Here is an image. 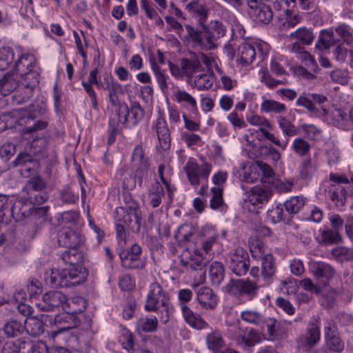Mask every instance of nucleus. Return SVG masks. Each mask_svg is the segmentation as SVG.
Listing matches in <instances>:
<instances>
[{
	"mask_svg": "<svg viewBox=\"0 0 353 353\" xmlns=\"http://www.w3.org/2000/svg\"><path fill=\"white\" fill-rule=\"evenodd\" d=\"M171 302L169 294L157 281L152 283L146 296L144 308L148 312H157L161 307V321L166 323L169 321Z\"/></svg>",
	"mask_w": 353,
	"mask_h": 353,
	"instance_id": "nucleus-1",
	"label": "nucleus"
},
{
	"mask_svg": "<svg viewBox=\"0 0 353 353\" xmlns=\"http://www.w3.org/2000/svg\"><path fill=\"white\" fill-rule=\"evenodd\" d=\"M85 279V273L79 272L77 269H52L46 277V282L52 288H68L81 284Z\"/></svg>",
	"mask_w": 353,
	"mask_h": 353,
	"instance_id": "nucleus-2",
	"label": "nucleus"
},
{
	"mask_svg": "<svg viewBox=\"0 0 353 353\" xmlns=\"http://www.w3.org/2000/svg\"><path fill=\"white\" fill-rule=\"evenodd\" d=\"M179 305L185 321L192 327L202 330L209 326L201 316L193 312L187 305L192 298V292L190 289H181L178 292Z\"/></svg>",
	"mask_w": 353,
	"mask_h": 353,
	"instance_id": "nucleus-3",
	"label": "nucleus"
},
{
	"mask_svg": "<svg viewBox=\"0 0 353 353\" xmlns=\"http://www.w3.org/2000/svg\"><path fill=\"white\" fill-rule=\"evenodd\" d=\"M116 221L121 222L129 230L138 233L141 228V216L137 203H133L127 207L117 208L115 210Z\"/></svg>",
	"mask_w": 353,
	"mask_h": 353,
	"instance_id": "nucleus-4",
	"label": "nucleus"
},
{
	"mask_svg": "<svg viewBox=\"0 0 353 353\" xmlns=\"http://www.w3.org/2000/svg\"><path fill=\"white\" fill-rule=\"evenodd\" d=\"M259 287L255 282L249 279H232L225 286V292L238 297L252 299L257 294Z\"/></svg>",
	"mask_w": 353,
	"mask_h": 353,
	"instance_id": "nucleus-5",
	"label": "nucleus"
},
{
	"mask_svg": "<svg viewBox=\"0 0 353 353\" xmlns=\"http://www.w3.org/2000/svg\"><path fill=\"white\" fill-rule=\"evenodd\" d=\"M212 170V165L203 161L199 165L194 159L190 158L183 167L190 183L193 186L200 184L201 179L207 180Z\"/></svg>",
	"mask_w": 353,
	"mask_h": 353,
	"instance_id": "nucleus-6",
	"label": "nucleus"
},
{
	"mask_svg": "<svg viewBox=\"0 0 353 353\" xmlns=\"http://www.w3.org/2000/svg\"><path fill=\"white\" fill-rule=\"evenodd\" d=\"M228 266L237 276H245L250 268V258L248 252L243 248H237L229 254Z\"/></svg>",
	"mask_w": 353,
	"mask_h": 353,
	"instance_id": "nucleus-7",
	"label": "nucleus"
},
{
	"mask_svg": "<svg viewBox=\"0 0 353 353\" xmlns=\"http://www.w3.org/2000/svg\"><path fill=\"white\" fill-rule=\"evenodd\" d=\"M185 28L188 39L195 47H199L203 50H210L216 48V41L206 30L203 29V31H199L188 24L185 26Z\"/></svg>",
	"mask_w": 353,
	"mask_h": 353,
	"instance_id": "nucleus-8",
	"label": "nucleus"
},
{
	"mask_svg": "<svg viewBox=\"0 0 353 353\" xmlns=\"http://www.w3.org/2000/svg\"><path fill=\"white\" fill-rule=\"evenodd\" d=\"M132 161L136 165L135 177L138 180V185L141 187L143 179L148 176L150 169V163L148 159L145 156V153L141 145H137L133 150Z\"/></svg>",
	"mask_w": 353,
	"mask_h": 353,
	"instance_id": "nucleus-9",
	"label": "nucleus"
},
{
	"mask_svg": "<svg viewBox=\"0 0 353 353\" xmlns=\"http://www.w3.org/2000/svg\"><path fill=\"white\" fill-rule=\"evenodd\" d=\"M28 110L19 108L13 109L10 112L3 113L0 117V131H3L7 128H11L15 125H22L23 121L25 119L28 120H32L34 117L30 113H28Z\"/></svg>",
	"mask_w": 353,
	"mask_h": 353,
	"instance_id": "nucleus-10",
	"label": "nucleus"
},
{
	"mask_svg": "<svg viewBox=\"0 0 353 353\" xmlns=\"http://www.w3.org/2000/svg\"><path fill=\"white\" fill-rule=\"evenodd\" d=\"M121 123L127 128H132L143 120L145 111L138 102L133 101L130 103V108H128L125 114H113Z\"/></svg>",
	"mask_w": 353,
	"mask_h": 353,
	"instance_id": "nucleus-11",
	"label": "nucleus"
},
{
	"mask_svg": "<svg viewBox=\"0 0 353 353\" xmlns=\"http://www.w3.org/2000/svg\"><path fill=\"white\" fill-rule=\"evenodd\" d=\"M101 87L108 91L109 101L114 107V111L116 114H125L128 111V105L121 102L119 99V94L123 93L121 85L116 83L113 79H110L105 85H101Z\"/></svg>",
	"mask_w": 353,
	"mask_h": 353,
	"instance_id": "nucleus-12",
	"label": "nucleus"
},
{
	"mask_svg": "<svg viewBox=\"0 0 353 353\" xmlns=\"http://www.w3.org/2000/svg\"><path fill=\"white\" fill-rule=\"evenodd\" d=\"M66 301L65 295L61 292L50 291L43 295L42 301L37 303V307L41 311L51 312L62 307Z\"/></svg>",
	"mask_w": 353,
	"mask_h": 353,
	"instance_id": "nucleus-13",
	"label": "nucleus"
},
{
	"mask_svg": "<svg viewBox=\"0 0 353 353\" xmlns=\"http://www.w3.org/2000/svg\"><path fill=\"white\" fill-rule=\"evenodd\" d=\"M208 259L203 255L200 250L196 249L192 252H187L180 259V264L188 271L202 270L206 265Z\"/></svg>",
	"mask_w": 353,
	"mask_h": 353,
	"instance_id": "nucleus-14",
	"label": "nucleus"
},
{
	"mask_svg": "<svg viewBox=\"0 0 353 353\" xmlns=\"http://www.w3.org/2000/svg\"><path fill=\"white\" fill-rule=\"evenodd\" d=\"M197 285H194L196 295V300L201 308L205 310H214L218 305V296L209 287L202 286L197 288Z\"/></svg>",
	"mask_w": 353,
	"mask_h": 353,
	"instance_id": "nucleus-15",
	"label": "nucleus"
},
{
	"mask_svg": "<svg viewBox=\"0 0 353 353\" xmlns=\"http://www.w3.org/2000/svg\"><path fill=\"white\" fill-rule=\"evenodd\" d=\"M272 195V191L268 188L256 185L252 187L250 191L247 192V196L245 201L250 203L255 208H260L264 203L269 201Z\"/></svg>",
	"mask_w": 353,
	"mask_h": 353,
	"instance_id": "nucleus-16",
	"label": "nucleus"
},
{
	"mask_svg": "<svg viewBox=\"0 0 353 353\" xmlns=\"http://www.w3.org/2000/svg\"><path fill=\"white\" fill-rule=\"evenodd\" d=\"M186 9L201 27L206 28L205 23L208 17L210 9L203 1L193 0L187 4Z\"/></svg>",
	"mask_w": 353,
	"mask_h": 353,
	"instance_id": "nucleus-17",
	"label": "nucleus"
},
{
	"mask_svg": "<svg viewBox=\"0 0 353 353\" xmlns=\"http://www.w3.org/2000/svg\"><path fill=\"white\" fill-rule=\"evenodd\" d=\"M58 243L65 248H77L81 242V234L70 228H63L57 235Z\"/></svg>",
	"mask_w": 353,
	"mask_h": 353,
	"instance_id": "nucleus-18",
	"label": "nucleus"
},
{
	"mask_svg": "<svg viewBox=\"0 0 353 353\" xmlns=\"http://www.w3.org/2000/svg\"><path fill=\"white\" fill-rule=\"evenodd\" d=\"M48 323V314L30 316L25 321L24 330L32 336H37L43 333V324Z\"/></svg>",
	"mask_w": 353,
	"mask_h": 353,
	"instance_id": "nucleus-19",
	"label": "nucleus"
},
{
	"mask_svg": "<svg viewBox=\"0 0 353 353\" xmlns=\"http://www.w3.org/2000/svg\"><path fill=\"white\" fill-rule=\"evenodd\" d=\"M236 343L248 353H251L252 348L261 342V337L259 332L250 329L246 332L244 334L239 335L236 339Z\"/></svg>",
	"mask_w": 353,
	"mask_h": 353,
	"instance_id": "nucleus-20",
	"label": "nucleus"
},
{
	"mask_svg": "<svg viewBox=\"0 0 353 353\" xmlns=\"http://www.w3.org/2000/svg\"><path fill=\"white\" fill-rule=\"evenodd\" d=\"M11 204V207L8 209V212L10 213V216L17 222L22 221L30 216V210H31L30 205L21 201L17 200L12 203L8 199V203Z\"/></svg>",
	"mask_w": 353,
	"mask_h": 353,
	"instance_id": "nucleus-21",
	"label": "nucleus"
},
{
	"mask_svg": "<svg viewBox=\"0 0 353 353\" xmlns=\"http://www.w3.org/2000/svg\"><path fill=\"white\" fill-rule=\"evenodd\" d=\"M310 270L314 277L324 283L332 279L335 274L334 269L330 264L322 261L313 263L310 265Z\"/></svg>",
	"mask_w": 353,
	"mask_h": 353,
	"instance_id": "nucleus-22",
	"label": "nucleus"
},
{
	"mask_svg": "<svg viewBox=\"0 0 353 353\" xmlns=\"http://www.w3.org/2000/svg\"><path fill=\"white\" fill-rule=\"evenodd\" d=\"M61 259L63 263L70 267V269H77L79 272H83L81 265L83 256L77 248H67L61 254Z\"/></svg>",
	"mask_w": 353,
	"mask_h": 353,
	"instance_id": "nucleus-23",
	"label": "nucleus"
},
{
	"mask_svg": "<svg viewBox=\"0 0 353 353\" xmlns=\"http://www.w3.org/2000/svg\"><path fill=\"white\" fill-rule=\"evenodd\" d=\"M338 41L332 30H322L316 41L315 49L320 52L329 51Z\"/></svg>",
	"mask_w": 353,
	"mask_h": 353,
	"instance_id": "nucleus-24",
	"label": "nucleus"
},
{
	"mask_svg": "<svg viewBox=\"0 0 353 353\" xmlns=\"http://www.w3.org/2000/svg\"><path fill=\"white\" fill-rule=\"evenodd\" d=\"M156 131L161 148L164 150L168 149L171 143L170 133L167 123L161 115L156 121Z\"/></svg>",
	"mask_w": 353,
	"mask_h": 353,
	"instance_id": "nucleus-25",
	"label": "nucleus"
},
{
	"mask_svg": "<svg viewBox=\"0 0 353 353\" xmlns=\"http://www.w3.org/2000/svg\"><path fill=\"white\" fill-rule=\"evenodd\" d=\"M325 338L326 345L330 350L340 352L343 350L344 343L334 327H325Z\"/></svg>",
	"mask_w": 353,
	"mask_h": 353,
	"instance_id": "nucleus-26",
	"label": "nucleus"
},
{
	"mask_svg": "<svg viewBox=\"0 0 353 353\" xmlns=\"http://www.w3.org/2000/svg\"><path fill=\"white\" fill-rule=\"evenodd\" d=\"M265 323L270 340H279L286 336L285 327L276 319L270 318Z\"/></svg>",
	"mask_w": 353,
	"mask_h": 353,
	"instance_id": "nucleus-27",
	"label": "nucleus"
},
{
	"mask_svg": "<svg viewBox=\"0 0 353 353\" xmlns=\"http://www.w3.org/2000/svg\"><path fill=\"white\" fill-rule=\"evenodd\" d=\"M261 275L263 280L267 283H270L272 277L274 276L276 267L274 263V257L271 254L263 255L261 257Z\"/></svg>",
	"mask_w": 353,
	"mask_h": 353,
	"instance_id": "nucleus-28",
	"label": "nucleus"
},
{
	"mask_svg": "<svg viewBox=\"0 0 353 353\" xmlns=\"http://www.w3.org/2000/svg\"><path fill=\"white\" fill-rule=\"evenodd\" d=\"M121 265L125 269H143L145 263L140 256L122 251L119 254Z\"/></svg>",
	"mask_w": 353,
	"mask_h": 353,
	"instance_id": "nucleus-29",
	"label": "nucleus"
},
{
	"mask_svg": "<svg viewBox=\"0 0 353 353\" xmlns=\"http://www.w3.org/2000/svg\"><path fill=\"white\" fill-rule=\"evenodd\" d=\"M343 242L340 232L331 229L320 231L319 244L322 246L339 244Z\"/></svg>",
	"mask_w": 353,
	"mask_h": 353,
	"instance_id": "nucleus-30",
	"label": "nucleus"
},
{
	"mask_svg": "<svg viewBox=\"0 0 353 353\" xmlns=\"http://www.w3.org/2000/svg\"><path fill=\"white\" fill-rule=\"evenodd\" d=\"M252 14L254 20L264 24L269 23L273 17L271 8L263 3H259V6L254 8Z\"/></svg>",
	"mask_w": 353,
	"mask_h": 353,
	"instance_id": "nucleus-31",
	"label": "nucleus"
},
{
	"mask_svg": "<svg viewBox=\"0 0 353 353\" xmlns=\"http://www.w3.org/2000/svg\"><path fill=\"white\" fill-rule=\"evenodd\" d=\"M225 276L223 265L219 261H213L209 267V277L212 285L219 286Z\"/></svg>",
	"mask_w": 353,
	"mask_h": 353,
	"instance_id": "nucleus-32",
	"label": "nucleus"
},
{
	"mask_svg": "<svg viewBox=\"0 0 353 353\" xmlns=\"http://www.w3.org/2000/svg\"><path fill=\"white\" fill-rule=\"evenodd\" d=\"M238 51L239 58L237 59V61L239 63L249 65L251 64L255 59V48L254 46L250 43H243L239 46Z\"/></svg>",
	"mask_w": 353,
	"mask_h": 353,
	"instance_id": "nucleus-33",
	"label": "nucleus"
},
{
	"mask_svg": "<svg viewBox=\"0 0 353 353\" xmlns=\"http://www.w3.org/2000/svg\"><path fill=\"white\" fill-rule=\"evenodd\" d=\"M328 195L337 206H342L346 201L347 192L340 184H332L329 188Z\"/></svg>",
	"mask_w": 353,
	"mask_h": 353,
	"instance_id": "nucleus-34",
	"label": "nucleus"
},
{
	"mask_svg": "<svg viewBox=\"0 0 353 353\" xmlns=\"http://www.w3.org/2000/svg\"><path fill=\"white\" fill-rule=\"evenodd\" d=\"M290 37L297 39L303 45H310L315 35L310 28L301 27L290 34Z\"/></svg>",
	"mask_w": 353,
	"mask_h": 353,
	"instance_id": "nucleus-35",
	"label": "nucleus"
},
{
	"mask_svg": "<svg viewBox=\"0 0 353 353\" xmlns=\"http://www.w3.org/2000/svg\"><path fill=\"white\" fill-rule=\"evenodd\" d=\"M17 81H20L23 86L34 90L39 83V74L31 70L24 73H17Z\"/></svg>",
	"mask_w": 353,
	"mask_h": 353,
	"instance_id": "nucleus-36",
	"label": "nucleus"
},
{
	"mask_svg": "<svg viewBox=\"0 0 353 353\" xmlns=\"http://www.w3.org/2000/svg\"><path fill=\"white\" fill-rule=\"evenodd\" d=\"M305 199L303 196H292L290 199L285 201L283 207L286 212L290 215L297 214L304 206Z\"/></svg>",
	"mask_w": 353,
	"mask_h": 353,
	"instance_id": "nucleus-37",
	"label": "nucleus"
},
{
	"mask_svg": "<svg viewBox=\"0 0 353 353\" xmlns=\"http://www.w3.org/2000/svg\"><path fill=\"white\" fill-rule=\"evenodd\" d=\"M194 85L199 90H208L212 88L214 82L213 76L209 73L194 74Z\"/></svg>",
	"mask_w": 353,
	"mask_h": 353,
	"instance_id": "nucleus-38",
	"label": "nucleus"
},
{
	"mask_svg": "<svg viewBox=\"0 0 353 353\" xmlns=\"http://www.w3.org/2000/svg\"><path fill=\"white\" fill-rule=\"evenodd\" d=\"M320 327L316 324L312 323L307 329V334L304 338L303 343L309 348L316 345L320 340Z\"/></svg>",
	"mask_w": 353,
	"mask_h": 353,
	"instance_id": "nucleus-39",
	"label": "nucleus"
},
{
	"mask_svg": "<svg viewBox=\"0 0 353 353\" xmlns=\"http://www.w3.org/2000/svg\"><path fill=\"white\" fill-rule=\"evenodd\" d=\"M241 318L243 321L256 325H261L265 321L263 314L254 310L242 311Z\"/></svg>",
	"mask_w": 353,
	"mask_h": 353,
	"instance_id": "nucleus-40",
	"label": "nucleus"
},
{
	"mask_svg": "<svg viewBox=\"0 0 353 353\" xmlns=\"http://www.w3.org/2000/svg\"><path fill=\"white\" fill-rule=\"evenodd\" d=\"M21 345L27 353H48V347L45 343L21 340Z\"/></svg>",
	"mask_w": 353,
	"mask_h": 353,
	"instance_id": "nucleus-41",
	"label": "nucleus"
},
{
	"mask_svg": "<svg viewBox=\"0 0 353 353\" xmlns=\"http://www.w3.org/2000/svg\"><path fill=\"white\" fill-rule=\"evenodd\" d=\"M331 255L339 262L350 261L353 259V250L345 246H338L332 250Z\"/></svg>",
	"mask_w": 353,
	"mask_h": 353,
	"instance_id": "nucleus-42",
	"label": "nucleus"
},
{
	"mask_svg": "<svg viewBox=\"0 0 353 353\" xmlns=\"http://www.w3.org/2000/svg\"><path fill=\"white\" fill-rule=\"evenodd\" d=\"M46 182L38 175L30 177L27 181L23 192H35L36 190H46Z\"/></svg>",
	"mask_w": 353,
	"mask_h": 353,
	"instance_id": "nucleus-43",
	"label": "nucleus"
},
{
	"mask_svg": "<svg viewBox=\"0 0 353 353\" xmlns=\"http://www.w3.org/2000/svg\"><path fill=\"white\" fill-rule=\"evenodd\" d=\"M208 347L212 350H216L222 347L224 342L221 334L218 330H213L206 336Z\"/></svg>",
	"mask_w": 353,
	"mask_h": 353,
	"instance_id": "nucleus-44",
	"label": "nucleus"
},
{
	"mask_svg": "<svg viewBox=\"0 0 353 353\" xmlns=\"http://www.w3.org/2000/svg\"><path fill=\"white\" fill-rule=\"evenodd\" d=\"M261 109L265 112H274L279 114L285 112L286 107L283 103H281L276 101L266 99L262 102Z\"/></svg>",
	"mask_w": 353,
	"mask_h": 353,
	"instance_id": "nucleus-45",
	"label": "nucleus"
},
{
	"mask_svg": "<svg viewBox=\"0 0 353 353\" xmlns=\"http://www.w3.org/2000/svg\"><path fill=\"white\" fill-rule=\"evenodd\" d=\"M24 331V325L18 321L12 320L4 325V332L8 337H17Z\"/></svg>",
	"mask_w": 353,
	"mask_h": 353,
	"instance_id": "nucleus-46",
	"label": "nucleus"
},
{
	"mask_svg": "<svg viewBox=\"0 0 353 353\" xmlns=\"http://www.w3.org/2000/svg\"><path fill=\"white\" fill-rule=\"evenodd\" d=\"M300 177L303 179L311 178L316 171V166L312 162L310 158L305 159L302 161L299 167Z\"/></svg>",
	"mask_w": 353,
	"mask_h": 353,
	"instance_id": "nucleus-47",
	"label": "nucleus"
},
{
	"mask_svg": "<svg viewBox=\"0 0 353 353\" xmlns=\"http://www.w3.org/2000/svg\"><path fill=\"white\" fill-rule=\"evenodd\" d=\"M72 316L68 313H63L61 314H57L54 316L51 315H48V323L50 325L55 324L59 325L61 323H66L67 325H63L59 328V332H62L63 331L68 330L72 328V326L68 323V320L72 319Z\"/></svg>",
	"mask_w": 353,
	"mask_h": 353,
	"instance_id": "nucleus-48",
	"label": "nucleus"
},
{
	"mask_svg": "<svg viewBox=\"0 0 353 353\" xmlns=\"http://www.w3.org/2000/svg\"><path fill=\"white\" fill-rule=\"evenodd\" d=\"M292 148L294 152L300 157L306 156L311 148L310 143L302 138H296L294 140Z\"/></svg>",
	"mask_w": 353,
	"mask_h": 353,
	"instance_id": "nucleus-49",
	"label": "nucleus"
},
{
	"mask_svg": "<svg viewBox=\"0 0 353 353\" xmlns=\"http://www.w3.org/2000/svg\"><path fill=\"white\" fill-rule=\"evenodd\" d=\"M203 29L206 30L216 41L221 37H223L226 32L225 26L222 22L219 21H212L210 28L206 26Z\"/></svg>",
	"mask_w": 353,
	"mask_h": 353,
	"instance_id": "nucleus-50",
	"label": "nucleus"
},
{
	"mask_svg": "<svg viewBox=\"0 0 353 353\" xmlns=\"http://www.w3.org/2000/svg\"><path fill=\"white\" fill-rule=\"evenodd\" d=\"M17 81V73L15 74L8 73L3 79H0V86L2 92H8L10 93L16 88V83Z\"/></svg>",
	"mask_w": 353,
	"mask_h": 353,
	"instance_id": "nucleus-51",
	"label": "nucleus"
},
{
	"mask_svg": "<svg viewBox=\"0 0 353 353\" xmlns=\"http://www.w3.org/2000/svg\"><path fill=\"white\" fill-rule=\"evenodd\" d=\"M27 201L34 205H40L44 203L48 199V195L46 190H36L35 192H26Z\"/></svg>",
	"mask_w": 353,
	"mask_h": 353,
	"instance_id": "nucleus-52",
	"label": "nucleus"
},
{
	"mask_svg": "<svg viewBox=\"0 0 353 353\" xmlns=\"http://www.w3.org/2000/svg\"><path fill=\"white\" fill-rule=\"evenodd\" d=\"M34 90L23 86L19 88L12 96L13 101L17 104H21L28 101L33 96Z\"/></svg>",
	"mask_w": 353,
	"mask_h": 353,
	"instance_id": "nucleus-53",
	"label": "nucleus"
},
{
	"mask_svg": "<svg viewBox=\"0 0 353 353\" xmlns=\"http://www.w3.org/2000/svg\"><path fill=\"white\" fill-rule=\"evenodd\" d=\"M223 188L221 187H213L211 188L212 197L210 201V206L212 209H219L223 205Z\"/></svg>",
	"mask_w": 353,
	"mask_h": 353,
	"instance_id": "nucleus-54",
	"label": "nucleus"
},
{
	"mask_svg": "<svg viewBox=\"0 0 353 353\" xmlns=\"http://www.w3.org/2000/svg\"><path fill=\"white\" fill-rule=\"evenodd\" d=\"M268 217L272 223H276L286 219L285 214L283 212V205L278 204L268 211Z\"/></svg>",
	"mask_w": 353,
	"mask_h": 353,
	"instance_id": "nucleus-55",
	"label": "nucleus"
},
{
	"mask_svg": "<svg viewBox=\"0 0 353 353\" xmlns=\"http://www.w3.org/2000/svg\"><path fill=\"white\" fill-rule=\"evenodd\" d=\"M335 32L346 44L350 45L353 43V34L349 26L341 24L335 28Z\"/></svg>",
	"mask_w": 353,
	"mask_h": 353,
	"instance_id": "nucleus-56",
	"label": "nucleus"
},
{
	"mask_svg": "<svg viewBox=\"0 0 353 353\" xmlns=\"http://www.w3.org/2000/svg\"><path fill=\"white\" fill-rule=\"evenodd\" d=\"M120 341L124 349L129 353H134L135 349L134 347V337L133 334L128 330H125L121 337Z\"/></svg>",
	"mask_w": 353,
	"mask_h": 353,
	"instance_id": "nucleus-57",
	"label": "nucleus"
},
{
	"mask_svg": "<svg viewBox=\"0 0 353 353\" xmlns=\"http://www.w3.org/2000/svg\"><path fill=\"white\" fill-rule=\"evenodd\" d=\"M331 79L339 83L346 84L348 82V71L345 68H336L330 72Z\"/></svg>",
	"mask_w": 353,
	"mask_h": 353,
	"instance_id": "nucleus-58",
	"label": "nucleus"
},
{
	"mask_svg": "<svg viewBox=\"0 0 353 353\" xmlns=\"http://www.w3.org/2000/svg\"><path fill=\"white\" fill-rule=\"evenodd\" d=\"M194 232V229L191 225L185 224L179 228L174 236L179 241H190Z\"/></svg>",
	"mask_w": 353,
	"mask_h": 353,
	"instance_id": "nucleus-59",
	"label": "nucleus"
},
{
	"mask_svg": "<svg viewBox=\"0 0 353 353\" xmlns=\"http://www.w3.org/2000/svg\"><path fill=\"white\" fill-rule=\"evenodd\" d=\"M139 326L145 332H154L157 329L158 319L156 316L147 317L139 321Z\"/></svg>",
	"mask_w": 353,
	"mask_h": 353,
	"instance_id": "nucleus-60",
	"label": "nucleus"
},
{
	"mask_svg": "<svg viewBox=\"0 0 353 353\" xmlns=\"http://www.w3.org/2000/svg\"><path fill=\"white\" fill-rule=\"evenodd\" d=\"M61 201L68 204L76 203L79 200V194L70 186L65 187L60 193Z\"/></svg>",
	"mask_w": 353,
	"mask_h": 353,
	"instance_id": "nucleus-61",
	"label": "nucleus"
},
{
	"mask_svg": "<svg viewBox=\"0 0 353 353\" xmlns=\"http://www.w3.org/2000/svg\"><path fill=\"white\" fill-rule=\"evenodd\" d=\"M14 61V52L10 47L0 49V66H9Z\"/></svg>",
	"mask_w": 353,
	"mask_h": 353,
	"instance_id": "nucleus-62",
	"label": "nucleus"
},
{
	"mask_svg": "<svg viewBox=\"0 0 353 353\" xmlns=\"http://www.w3.org/2000/svg\"><path fill=\"white\" fill-rule=\"evenodd\" d=\"M119 123H121L115 117V116L112 115L110 117L108 139V143L109 145L112 144L115 141L116 136L119 133V128H118Z\"/></svg>",
	"mask_w": 353,
	"mask_h": 353,
	"instance_id": "nucleus-63",
	"label": "nucleus"
},
{
	"mask_svg": "<svg viewBox=\"0 0 353 353\" xmlns=\"http://www.w3.org/2000/svg\"><path fill=\"white\" fill-rule=\"evenodd\" d=\"M175 99L178 103L185 102L192 109L196 108V102L194 98L184 90H179L175 92Z\"/></svg>",
	"mask_w": 353,
	"mask_h": 353,
	"instance_id": "nucleus-64",
	"label": "nucleus"
}]
</instances>
